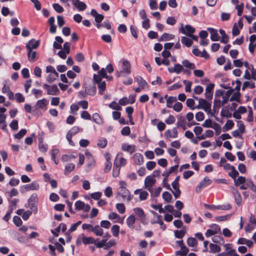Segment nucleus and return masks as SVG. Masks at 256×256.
I'll return each mask as SVG.
<instances>
[{"instance_id": "nucleus-1", "label": "nucleus", "mask_w": 256, "mask_h": 256, "mask_svg": "<svg viewBox=\"0 0 256 256\" xmlns=\"http://www.w3.org/2000/svg\"><path fill=\"white\" fill-rule=\"evenodd\" d=\"M122 70L116 72V74L118 77L125 76L131 72L130 62L126 60H122Z\"/></svg>"}, {"instance_id": "nucleus-2", "label": "nucleus", "mask_w": 256, "mask_h": 256, "mask_svg": "<svg viewBox=\"0 0 256 256\" xmlns=\"http://www.w3.org/2000/svg\"><path fill=\"white\" fill-rule=\"evenodd\" d=\"M179 32L190 37L195 32V28L190 24H186L184 26L183 24H180Z\"/></svg>"}, {"instance_id": "nucleus-3", "label": "nucleus", "mask_w": 256, "mask_h": 256, "mask_svg": "<svg viewBox=\"0 0 256 256\" xmlns=\"http://www.w3.org/2000/svg\"><path fill=\"white\" fill-rule=\"evenodd\" d=\"M39 188V184L36 182L33 181L31 184L20 186V191L22 193H24L29 190H38Z\"/></svg>"}, {"instance_id": "nucleus-4", "label": "nucleus", "mask_w": 256, "mask_h": 256, "mask_svg": "<svg viewBox=\"0 0 256 256\" xmlns=\"http://www.w3.org/2000/svg\"><path fill=\"white\" fill-rule=\"evenodd\" d=\"M42 88L46 90L47 94L49 95H57L60 92L58 86L56 84L50 86L48 84H44L42 86Z\"/></svg>"}, {"instance_id": "nucleus-5", "label": "nucleus", "mask_w": 256, "mask_h": 256, "mask_svg": "<svg viewBox=\"0 0 256 256\" xmlns=\"http://www.w3.org/2000/svg\"><path fill=\"white\" fill-rule=\"evenodd\" d=\"M156 182V180L152 176H146L144 180V186L150 192H152V187Z\"/></svg>"}, {"instance_id": "nucleus-6", "label": "nucleus", "mask_w": 256, "mask_h": 256, "mask_svg": "<svg viewBox=\"0 0 256 256\" xmlns=\"http://www.w3.org/2000/svg\"><path fill=\"white\" fill-rule=\"evenodd\" d=\"M117 194L121 196L124 200H126L128 202L132 199L130 193L127 188L118 189Z\"/></svg>"}, {"instance_id": "nucleus-7", "label": "nucleus", "mask_w": 256, "mask_h": 256, "mask_svg": "<svg viewBox=\"0 0 256 256\" xmlns=\"http://www.w3.org/2000/svg\"><path fill=\"white\" fill-rule=\"evenodd\" d=\"M76 209L78 210H82L84 212H88L90 209V206L88 204H85L81 200H78L75 202Z\"/></svg>"}, {"instance_id": "nucleus-8", "label": "nucleus", "mask_w": 256, "mask_h": 256, "mask_svg": "<svg viewBox=\"0 0 256 256\" xmlns=\"http://www.w3.org/2000/svg\"><path fill=\"white\" fill-rule=\"evenodd\" d=\"M198 102L200 104L202 109L206 112H210L211 110V103L204 98L198 99Z\"/></svg>"}, {"instance_id": "nucleus-9", "label": "nucleus", "mask_w": 256, "mask_h": 256, "mask_svg": "<svg viewBox=\"0 0 256 256\" xmlns=\"http://www.w3.org/2000/svg\"><path fill=\"white\" fill-rule=\"evenodd\" d=\"M211 183V180L208 177H205L204 180L201 181L196 188V192H199L202 188Z\"/></svg>"}, {"instance_id": "nucleus-10", "label": "nucleus", "mask_w": 256, "mask_h": 256, "mask_svg": "<svg viewBox=\"0 0 256 256\" xmlns=\"http://www.w3.org/2000/svg\"><path fill=\"white\" fill-rule=\"evenodd\" d=\"M134 214L140 218L142 223L144 224L146 219V214L144 210L140 208H136L133 209Z\"/></svg>"}, {"instance_id": "nucleus-11", "label": "nucleus", "mask_w": 256, "mask_h": 256, "mask_svg": "<svg viewBox=\"0 0 256 256\" xmlns=\"http://www.w3.org/2000/svg\"><path fill=\"white\" fill-rule=\"evenodd\" d=\"M136 148L135 145H130L126 143H124L122 145V150L132 154L136 150Z\"/></svg>"}, {"instance_id": "nucleus-12", "label": "nucleus", "mask_w": 256, "mask_h": 256, "mask_svg": "<svg viewBox=\"0 0 256 256\" xmlns=\"http://www.w3.org/2000/svg\"><path fill=\"white\" fill-rule=\"evenodd\" d=\"M164 136L168 138H176L178 136L177 128H174L172 130H166L164 132Z\"/></svg>"}, {"instance_id": "nucleus-13", "label": "nucleus", "mask_w": 256, "mask_h": 256, "mask_svg": "<svg viewBox=\"0 0 256 256\" xmlns=\"http://www.w3.org/2000/svg\"><path fill=\"white\" fill-rule=\"evenodd\" d=\"M214 86V84L210 83L206 87L205 96L208 99H212V98Z\"/></svg>"}, {"instance_id": "nucleus-14", "label": "nucleus", "mask_w": 256, "mask_h": 256, "mask_svg": "<svg viewBox=\"0 0 256 256\" xmlns=\"http://www.w3.org/2000/svg\"><path fill=\"white\" fill-rule=\"evenodd\" d=\"M40 45L39 40H36L34 39L30 40L26 44V48L28 50H32L36 48Z\"/></svg>"}, {"instance_id": "nucleus-15", "label": "nucleus", "mask_w": 256, "mask_h": 256, "mask_svg": "<svg viewBox=\"0 0 256 256\" xmlns=\"http://www.w3.org/2000/svg\"><path fill=\"white\" fill-rule=\"evenodd\" d=\"M232 192L234 196L236 204L238 206H240L242 202V198L240 193L238 190L232 188Z\"/></svg>"}, {"instance_id": "nucleus-16", "label": "nucleus", "mask_w": 256, "mask_h": 256, "mask_svg": "<svg viewBox=\"0 0 256 256\" xmlns=\"http://www.w3.org/2000/svg\"><path fill=\"white\" fill-rule=\"evenodd\" d=\"M207 30L210 34V39L212 41L215 42L219 40V36L216 30L212 28H208Z\"/></svg>"}, {"instance_id": "nucleus-17", "label": "nucleus", "mask_w": 256, "mask_h": 256, "mask_svg": "<svg viewBox=\"0 0 256 256\" xmlns=\"http://www.w3.org/2000/svg\"><path fill=\"white\" fill-rule=\"evenodd\" d=\"M73 4L80 10H84L86 8V5L85 3L82 2H80L79 0H73Z\"/></svg>"}, {"instance_id": "nucleus-18", "label": "nucleus", "mask_w": 256, "mask_h": 256, "mask_svg": "<svg viewBox=\"0 0 256 256\" xmlns=\"http://www.w3.org/2000/svg\"><path fill=\"white\" fill-rule=\"evenodd\" d=\"M183 70L182 66L179 64H175L173 68H168V70L170 73H176L177 74H180Z\"/></svg>"}, {"instance_id": "nucleus-19", "label": "nucleus", "mask_w": 256, "mask_h": 256, "mask_svg": "<svg viewBox=\"0 0 256 256\" xmlns=\"http://www.w3.org/2000/svg\"><path fill=\"white\" fill-rule=\"evenodd\" d=\"M172 187L174 190H172V192L173 194L174 198H179L180 194V190L179 188V184H176V182H172Z\"/></svg>"}, {"instance_id": "nucleus-20", "label": "nucleus", "mask_w": 256, "mask_h": 256, "mask_svg": "<svg viewBox=\"0 0 256 256\" xmlns=\"http://www.w3.org/2000/svg\"><path fill=\"white\" fill-rule=\"evenodd\" d=\"M133 158L134 163L137 165H141L144 163V157L140 153L134 154Z\"/></svg>"}, {"instance_id": "nucleus-21", "label": "nucleus", "mask_w": 256, "mask_h": 256, "mask_svg": "<svg viewBox=\"0 0 256 256\" xmlns=\"http://www.w3.org/2000/svg\"><path fill=\"white\" fill-rule=\"evenodd\" d=\"M96 92L95 86H88L85 87V93L90 96H94Z\"/></svg>"}, {"instance_id": "nucleus-22", "label": "nucleus", "mask_w": 256, "mask_h": 256, "mask_svg": "<svg viewBox=\"0 0 256 256\" xmlns=\"http://www.w3.org/2000/svg\"><path fill=\"white\" fill-rule=\"evenodd\" d=\"M47 106V100L46 98L38 100L35 105L36 108L44 109Z\"/></svg>"}, {"instance_id": "nucleus-23", "label": "nucleus", "mask_w": 256, "mask_h": 256, "mask_svg": "<svg viewBox=\"0 0 256 256\" xmlns=\"http://www.w3.org/2000/svg\"><path fill=\"white\" fill-rule=\"evenodd\" d=\"M110 237V236L108 233L106 234L103 236L102 240L98 242H96V244H95V246L98 248H101L103 247L106 244V241Z\"/></svg>"}, {"instance_id": "nucleus-24", "label": "nucleus", "mask_w": 256, "mask_h": 256, "mask_svg": "<svg viewBox=\"0 0 256 256\" xmlns=\"http://www.w3.org/2000/svg\"><path fill=\"white\" fill-rule=\"evenodd\" d=\"M82 240L84 244H96V240L92 236L86 237L83 234L82 235Z\"/></svg>"}, {"instance_id": "nucleus-25", "label": "nucleus", "mask_w": 256, "mask_h": 256, "mask_svg": "<svg viewBox=\"0 0 256 256\" xmlns=\"http://www.w3.org/2000/svg\"><path fill=\"white\" fill-rule=\"evenodd\" d=\"M136 222V218L135 216L132 214L130 215L128 217L126 220V222L129 228H134V225Z\"/></svg>"}, {"instance_id": "nucleus-26", "label": "nucleus", "mask_w": 256, "mask_h": 256, "mask_svg": "<svg viewBox=\"0 0 256 256\" xmlns=\"http://www.w3.org/2000/svg\"><path fill=\"white\" fill-rule=\"evenodd\" d=\"M56 41L54 42L53 46L56 49H60L62 48V44L63 42L62 38L59 36L55 38Z\"/></svg>"}, {"instance_id": "nucleus-27", "label": "nucleus", "mask_w": 256, "mask_h": 256, "mask_svg": "<svg viewBox=\"0 0 256 256\" xmlns=\"http://www.w3.org/2000/svg\"><path fill=\"white\" fill-rule=\"evenodd\" d=\"M182 43L185 46L189 48L192 44V40L190 38L183 36L181 38Z\"/></svg>"}, {"instance_id": "nucleus-28", "label": "nucleus", "mask_w": 256, "mask_h": 256, "mask_svg": "<svg viewBox=\"0 0 256 256\" xmlns=\"http://www.w3.org/2000/svg\"><path fill=\"white\" fill-rule=\"evenodd\" d=\"M92 232L96 236H102L104 234V230L102 227L99 225H96L94 226Z\"/></svg>"}, {"instance_id": "nucleus-29", "label": "nucleus", "mask_w": 256, "mask_h": 256, "mask_svg": "<svg viewBox=\"0 0 256 256\" xmlns=\"http://www.w3.org/2000/svg\"><path fill=\"white\" fill-rule=\"evenodd\" d=\"M174 36L172 34L164 33L158 39V41H167L172 40Z\"/></svg>"}, {"instance_id": "nucleus-30", "label": "nucleus", "mask_w": 256, "mask_h": 256, "mask_svg": "<svg viewBox=\"0 0 256 256\" xmlns=\"http://www.w3.org/2000/svg\"><path fill=\"white\" fill-rule=\"evenodd\" d=\"M165 98H166V106L168 108H172V104L177 100L176 97L172 96H168V95L165 96Z\"/></svg>"}, {"instance_id": "nucleus-31", "label": "nucleus", "mask_w": 256, "mask_h": 256, "mask_svg": "<svg viewBox=\"0 0 256 256\" xmlns=\"http://www.w3.org/2000/svg\"><path fill=\"white\" fill-rule=\"evenodd\" d=\"M232 92V90H230L226 91L224 95L222 96V100H221L222 102V104L224 105L226 104L228 101L229 98Z\"/></svg>"}, {"instance_id": "nucleus-32", "label": "nucleus", "mask_w": 256, "mask_h": 256, "mask_svg": "<svg viewBox=\"0 0 256 256\" xmlns=\"http://www.w3.org/2000/svg\"><path fill=\"white\" fill-rule=\"evenodd\" d=\"M221 250V248L217 244L210 243V252L216 253L220 252Z\"/></svg>"}, {"instance_id": "nucleus-33", "label": "nucleus", "mask_w": 256, "mask_h": 256, "mask_svg": "<svg viewBox=\"0 0 256 256\" xmlns=\"http://www.w3.org/2000/svg\"><path fill=\"white\" fill-rule=\"evenodd\" d=\"M36 52L32 50H28V58L30 62H34L36 61Z\"/></svg>"}, {"instance_id": "nucleus-34", "label": "nucleus", "mask_w": 256, "mask_h": 256, "mask_svg": "<svg viewBox=\"0 0 256 256\" xmlns=\"http://www.w3.org/2000/svg\"><path fill=\"white\" fill-rule=\"evenodd\" d=\"M86 156L88 160L87 166L88 167L94 166L95 161L92 155L89 153H86Z\"/></svg>"}, {"instance_id": "nucleus-35", "label": "nucleus", "mask_w": 256, "mask_h": 256, "mask_svg": "<svg viewBox=\"0 0 256 256\" xmlns=\"http://www.w3.org/2000/svg\"><path fill=\"white\" fill-rule=\"evenodd\" d=\"M136 81L139 86L142 88H144L148 87L146 82L144 80L141 76H138L136 78Z\"/></svg>"}, {"instance_id": "nucleus-36", "label": "nucleus", "mask_w": 256, "mask_h": 256, "mask_svg": "<svg viewBox=\"0 0 256 256\" xmlns=\"http://www.w3.org/2000/svg\"><path fill=\"white\" fill-rule=\"evenodd\" d=\"M188 252V249L186 246H184L180 248V250L176 252V255L186 256Z\"/></svg>"}, {"instance_id": "nucleus-37", "label": "nucleus", "mask_w": 256, "mask_h": 256, "mask_svg": "<svg viewBox=\"0 0 256 256\" xmlns=\"http://www.w3.org/2000/svg\"><path fill=\"white\" fill-rule=\"evenodd\" d=\"M98 93L102 95L104 94V92L106 90V84L105 82H99L98 84Z\"/></svg>"}, {"instance_id": "nucleus-38", "label": "nucleus", "mask_w": 256, "mask_h": 256, "mask_svg": "<svg viewBox=\"0 0 256 256\" xmlns=\"http://www.w3.org/2000/svg\"><path fill=\"white\" fill-rule=\"evenodd\" d=\"M255 87L254 83L252 81H246L243 83L242 90H244L247 88H254Z\"/></svg>"}, {"instance_id": "nucleus-39", "label": "nucleus", "mask_w": 256, "mask_h": 256, "mask_svg": "<svg viewBox=\"0 0 256 256\" xmlns=\"http://www.w3.org/2000/svg\"><path fill=\"white\" fill-rule=\"evenodd\" d=\"M216 256H239L236 250H230L229 252H222L218 254Z\"/></svg>"}, {"instance_id": "nucleus-40", "label": "nucleus", "mask_w": 256, "mask_h": 256, "mask_svg": "<svg viewBox=\"0 0 256 256\" xmlns=\"http://www.w3.org/2000/svg\"><path fill=\"white\" fill-rule=\"evenodd\" d=\"M246 182V178L244 176H240L237 179H234V185L236 186H239L241 184H244Z\"/></svg>"}, {"instance_id": "nucleus-41", "label": "nucleus", "mask_w": 256, "mask_h": 256, "mask_svg": "<svg viewBox=\"0 0 256 256\" xmlns=\"http://www.w3.org/2000/svg\"><path fill=\"white\" fill-rule=\"evenodd\" d=\"M234 126V122L232 120H228L223 128V131L225 132L231 130Z\"/></svg>"}, {"instance_id": "nucleus-42", "label": "nucleus", "mask_w": 256, "mask_h": 256, "mask_svg": "<svg viewBox=\"0 0 256 256\" xmlns=\"http://www.w3.org/2000/svg\"><path fill=\"white\" fill-rule=\"evenodd\" d=\"M187 244L190 246L194 247L197 246L198 242L195 238L190 237L188 238Z\"/></svg>"}, {"instance_id": "nucleus-43", "label": "nucleus", "mask_w": 256, "mask_h": 256, "mask_svg": "<svg viewBox=\"0 0 256 256\" xmlns=\"http://www.w3.org/2000/svg\"><path fill=\"white\" fill-rule=\"evenodd\" d=\"M162 196L163 199L167 202H170L172 200V196L168 192H164Z\"/></svg>"}, {"instance_id": "nucleus-44", "label": "nucleus", "mask_w": 256, "mask_h": 256, "mask_svg": "<svg viewBox=\"0 0 256 256\" xmlns=\"http://www.w3.org/2000/svg\"><path fill=\"white\" fill-rule=\"evenodd\" d=\"M182 64L184 67L190 69H194L195 68L194 64L193 63L190 62L187 60H182Z\"/></svg>"}, {"instance_id": "nucleus-45", "label": "nucleus", "mask_w": 256, "mask_h": 256, "mask_svg": "<svg viewBox=\"0 0 256 256\" xmlns=\"http://www.w3.org/2000/svg\"><path fill=\"white\" fill-rule=\"evenodd\" d=\"M92 120L96 124H100L102 123V120L98 113H94L92 116Z\"/></svg>"}, {"instance_id": "nucleus-46", "label": "nucleus", "mask_w": 256, "mask_h": 256, "mask_svg": "<svg viewBox=\"0 0 256 256\" xmlns=\"http://www.w3.org/2000/svg\"><path fill=\"white\" fill-rule=\"evenodd\" d=\"M212 240L214 243H218L219 244H223L224 243V238L219 236H214L212 238Z\"/></svg>"}, {"instance_id": "nucleus-47", "label": "nucleus", "mask_w": 256, "mask_h": 256, "mask_svg": "<svg viewBox=\"0 0 256 256\" xmlns=\"http://www.w3.org/2000/svg\"><path fill=\"white\" fill-rule=\"evenodd\" d=\"M110 158L109 156H107L106 158V163L105 168H104V172H109L112 168V164L110 161Z\"/></svg>"}, {"instance_id": "nucleus-48", "label": "nucleus", "mask_w": 256, "mask_h": 256, "mask_svg": "<svg viewBox=\"0 0 256 256\" xmlns=\"http://www.w3.org/2000/svg\"><path fill=\"white\" fill-rule=\"evenodd\" d=\"M108 106L112 109L116 110H122L121 106L116 102L113 101L109 104Z\"/></svg>"}, {"instance_id": "nucleus-49", "label": "nucleus", "mask_w": 256, "mask_h": 256, "mask_svg": "<svg viewBox=\"0 0 256 256\" xmlns=\"http://www.w3.org/2000/svg\"><path fill=\"white\" fill-rule=\"evenodd\" d=\"M112 234L114 236H118L120 232V226L118 225H114L111 228Z\"/></svg>"}, {"instance_id": "nucleus-50", "label": "nucleus", "mask_w": 256, "mask_h": 256, "mask_svg": "<svg viewBox=\"0 0 256 256\" xmlns=\"http://www.w3.org/2000/svg\"><path fill=\"white\" fill-rule=\"evenodd\" d=\"M116 208L120 214H124L126 211V208L124 204L118 203L116 204Z\"/></svg>"}, {"instance_id": "nucleus-51", "label": "nucleus", "mask_w": 256, "mask_h": 256, "mask_svg": "<svg viewBox=\"0 0 256 256\" xmlns=\"http://www.w3.org/2000/svg\"><path fill=\"white\" fill-rule=\"evenodd\" d=\"M162 216L160 215H158L157 216V220H156V222L158 224H160V228L162 230H164L166 228V225L164 224V222L162 221Z\"/></svg>"}, {"instance_id": "nucleus-52", "label": "nucleus", "mask_w": 256, "mask_h": 256, "mask_svg": "<svg viewBox=\"0 0 256 256\" xmlns=\"http://www.w3.org/2000/svg\"><path fill=\"white\" fill-rule=\"evenodd\" d=\"M15 98L16 101L18 103H21L24 102L25 98L21 93H16L15 94Z\"/></svg>"}, {"instance_id": "nucleus-53", "label": "nucleus", "mask_w": 256, "mask_h": 256, "mask_svg": "<svg viewBox=\"0 0 256 256\" xmlns=\"http://www.w3.org/2000/svg\"><path fill=\"white\" fill-rule=\"evenodd\" d=\"M76 158V155L74 154H70V155H68V154H64L62 157V160L64 162H66L70 161L72 158Z\"/></svg>"}, {"instance_id": "nucleus-54", "label": "nucleus", "mask_w": 256, "mask_h": 256, "mask_svg": "<svg viewBox=\"0 0 256 256\" xmlns=\"http://www.w3.org/2000/svg\"><path fill=\"white\" fill-rule=\"evenodd\" d=\"M186 234V231L184 230H176L174 232V236L176 238H182Z\"/></svg>"}, {"instance_id": "nucleus-55", "label": "nucleus", "mask_w": 256, "mask_h": 256, "mask_svg": "<svg viewBox=\"0 0 256 256\" xmlns=\"http://www.w3.org/2000/svg\"><path fill=\"white\" fill-rule=\"evenodd\" d=\"M26 130L22 129L18 133L14 135V138L16 139H20L26 134Z\"/></svg>"}, {"instance_id": "nucleus-56", "label": "nucleus", "mask_w": 256, "mask_h": 256, "mask_svg": "<svg viewBox=\"0 0 256 256\" xmlns=\"http://www.w3.org/2000/svg\"><path fill=\"white\" fill-rule=\"evenodd\" d=\"M80 130V128L78 126H74L72 127L68 132L69 134V135L70 134L72 136L76 135L79 131Z\"/></svg>"}, {"instance_id": "nucleus-57", "label": "nucleus", "mask_w": 256, "mask_h": 256, "mask_svg": "<svg viewBox=\"0 0 256 256\" xmlns=\"http://www.w3.org/2000/svg\"><path fill=\"white\" fill-rule=\"evenodd\" d=\"M238 172L236 170V168H234L231 170V172L228 173L230 176L234 180L238 175Z\"/></svg>"}, {"instance_id": "nucleus-58", "label": "nucleus", "mask_w": 256, "mask_h": 256, "mask_svg": "<svg viewBox=\"0 0 256 256\" xmlns=\"http://www.w3.org/2000/svg\"><path fill=\"white\" fill-rule=\"evenodd\" d=\"M39 150L42 152H46L48 150V146L42 143V141H40L38 144Z\"/></svg>"}, {"instance_id": "nucleus-59", "label": "nucleus", "mask_w": 256, "mask_h": 256, "mask_svg": "<svg viewBox=\"0 0 256 256\" xmlns=\"http://www.w3.org/2000/svg\"><path fill=\"white\" fill-rule=\"evenodd\" d=\"M28 206L31 210V212L36 214L38 212L37 202H28Z\"/></svg>"}, {"instance_id": "nucleus-60", "label": "nucleus", "mask_w": 256, "mask_h": 256, "mask_svg": "<svg viewBox=\"0 0 256 256\" xmlns=\"http://www.w3.org/2000/svg\"><path fill=\"white\" fill-rule=\"evenodd\" d=\"M220 114L222 117L228 118H230L232 116L231 113L229 112V110L228 109H224L223 108Z\"/></svg>"}, {"instance_id": "nucleus-61", "label": "nucleus", "mask_w": 256, "mask_h": 256, "mask_svg": "<svg viewBox=\"0 0 256 256\" xmlns=\"http://www.w3.org/2000/svg\"><path fill=\"white\" fill-rule=\"evenodd\" d=\"M75 168L74 164L72 163L68 164L65 166V174L66 172H72Z\"/></svg>"}, {"instance_id": "nucleus-62", "label": "nucleus", "mask_w": 256, "mask_h": 256, "mask_svg": "<svg viewBox=\"0 0 256 256\" xmlns=\"http://www.w3.org/2000/svg\"><path fill=\"white\" fill-rule=\"evenodd\" d=\"M148 4L151 10H156L158 7L156 0H148Z\"/></svg>"}, {"instance_id": "nucleus-63", "label": "nucleus", "mask_w": 256, "mask_h": 256, "mask_svg": "<svg viewBox=\"0 0 256 256\" xmlns=\"http://www.w3.org/2000/svg\"><path fill=\"white\" fill-rule=\"evenodd\" d=\"M107 144V140L106 138H102L98 140V146L101 148H104Z\"/></svg>"}, {"instance_id": "nucleus-64", "label": "nucleus", "mask_w": 256, "mask_h": 256, "mask_svg": "<svg viewBox=\"0 0 256 256\" xmlns=\"http://www.w3.org/2000/svg\"><path fill=\"white\" fill-rule=\"evenodd\" d=\"M102 194L101 192H98L94 193H92L90 194V196L92 198L95 200H99L102 196Z\"/></svg>"}]
</instances>
